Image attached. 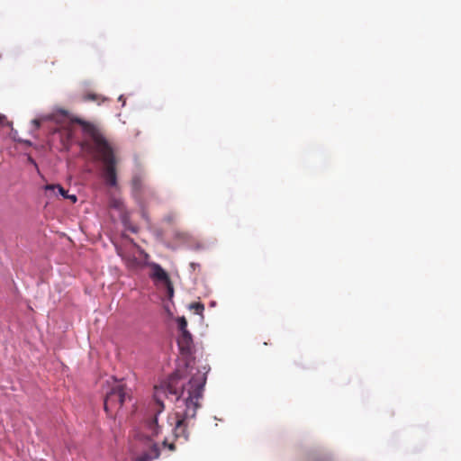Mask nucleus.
<instances>
[{
    "label": "nucleus",
    "mask_w": 461,
    "mask_h": 461,
    "mask_svg": "<svg viewBox=\"0 0 461 461\" xmlns=\"http://www.w3.org/2000/svg\"><path fill=\"white\" fill-rule=\"evenodd\" d=\"M206 383L205 372L197 370L185 380L179 371L172 374L167 380L154 388V403L150 413L144 419L134 434L135 440L142 448L135 461H152L159 456L160 448L152 439L158 435L161 427L158 415L164 411L163 397L175 402V421L173 434L176 439L188 440V428L194 424L196 411L201 407L203 387Z\"/></svg>",
    "instance_id": "f257e3e1"
},
{
    "label": "nucleus",
    "mask_w": 461,
    "mask_h": 461,
    "mask_svg": "<svg viewBox=\"0 0 461 461\" xmlns=\"http://www.w3.org/2000/svg\"><path fill=\"white\" fill-rule=\"evenodd\" d=\"M76 122L82 125L85 140L82 148L96 161L102 163L101 176L109 186L117 185L115 166L117 159L110 143L102 132L93 124L81 119Z\"/></svg>",
    "instance_id": "f03ea898"
},
{
    "label": "nucleus",
    "mask_w": 461,
    "mask_h": 461,
    "mask_svg": "<svg viewBox=\"0 0 461 461\" xmlns=\"http://www.w3.org/2000/svg\"><path fill=\"white\" fill-rule=\"evenodd\" d=\"M127 397H129V394L122 382H116L111 390L106 393L104 403L105 411L109 412L110 409L115 407L121 408Z\"/></svg>",
    "instance_id": "7ed1b4c3"
},
{
    "label": "nucleus",
    "mask_w": 461,
    "mask_h": 461,
    "mask_svg": "<svg viewBox=\"0 0 461 461\" xmlns=\"http://www.w3.org/2000/svg\"><path fill=\"white\" fill-rule=\"evenodd\" d=\"M151 268V273L149 275L150 278L154 281H158L164 283L167 285L168 293L170 295L173 294V287L170 285L169 277L167 273L161 267V266L158 263L151 262L148 264Z\"/></svg>",
    "instance_id": "20e7f679"
},
{
    "label": "nucleus",
    "mask_w": 461,
    "mask_h": 461,
    "mask_svg": "<svg viewBox=\"0 0 461 461\" xmlns=\"http://www.w3.org/2000/svg\"><path fill=\"white\" fill-rule=\"evenodd\" d=\"M177 344L182 351L189 352L193 346V338L188 330L181 332L177 339Z\"/></svg>",
    "instance_id": "39448f33"
},
{
    "label": "nucleus",
    "mask_w": 461,
    "mask_h": 461,
    "mask_svg": "<svg viewBox=\"0 0 461 461\" xmlns=\"http://www.w3.org/2000/svg\"><path fill=\"white\" fill-rule=\"evenodd\" d=\"M44 190L47 192H51L54 195L58 194L66 198L68 194V191H66L60 185H46Z\"/></svg>",
    "instance_id": "423d86ee"
},
{
    "label": "nucleus",
    "mask_w": 461,
    "mask_h": 461,
    "mask_svg": "<svg viewBox=\"0 0 461 461\" xmlns=\"http://www.w3.org/2000/svg\"><path fill=\"white\" fill-rule=\"evenodd\" d=\"M190 309L194 310L198 315H203L204 305L200 303H194L190 305Z\"/></svg>",
    "instance_id": "0eeeda50"
},
{
    "label": "nucleus",
    "mask_w": 461,
    "mask_h": 461,
    "mask_svg": "<svg viewBox=\"0 0 461 461\" xmlns=\"http://www.w3.org/2000/svg\"><path fill=\"white\" fill-rule=\"evenodd\" d=\"M176 322L180 332L187 330V321L185 317H179Z\"/></svg>",
    "instance_id": "6e6552de"
},
{
    "label": "nucleus",
    "mask_w": 461,
    "mask_h": 461,
    "mask_svg": "<svg viewBox=\"0 0 461 461\" xmlns=\"http://www.w3.org/2000/svg\"><path fill=\"white\" fill-rule=\"evenodd\" d=\"M140 180L139 177L135 176L132 180V186L135 190H138L140 188Z\"/></svg>",
    "instance_id": "1a4fd4ad"
},
{
    "label": "nucleus",
    "mask_w": 461,
    "mask_h": 461,
    "mask_svg": "<svg viewBox=\"0 0 461 461\" xmlns=\"http://www.w3.org/2000/svg\"><path fill=\"white\" fill-rule=\"evenodd\" d=\"M66 199L71 200L73 203H76L77 198L75 194H67Z\"/></svg>",
    "instance_id": "9d476101"
},
{
    "label": "nucleus",
    "mask_w": 461,
    "mask_h": 461,
    "mask_svg": "<svg viewBox=\"0 0 461 461\" xmlns=\"http://www.w3.org/2000/svg\"><path fill=\"white\" fill-rule=\"evenodd\" d=\"M167 446L168 447V448L170 450H174L175 449V445L173 443L167 445V441L164 440L163 441V447H166Z\"/></svg>",
    "instance_id": "9b49d317"
},
{
    "label": "nucleus",
    "mask_w": 461,
    "mask_h": 461,
    "mask_svg": "<svg viewBox=\"0 0 461 461\" xmlns=\"http://www.w3.org/2000/svg\"><path fill=\"white\" fill-rule=\"evenodd\" d=\"M32 123L34 125L35 129H38L40 127V125H41V122H40V121L38 119H33L32 121Z\"/></svg>",
    "instance_id": "f8f14e48"
},
{
    "label": "nucleus",
    "mask_w": 461,
    "mask_h": 461,
    "mask_svg": "<svg viewBox=\"0 0 461 461\" xmlns=\"http://www.w3.org/2000/svg\"><path fill=\"white\" fill-rule=\"evenodd\" d=\"M5 120H6L5 116L3 114H0V124H4Z\"/></svg>",
    "instance_id": "ddd939ff"
},
{
    "label": "nucleus",
    "mask_w": 461,
    "mask_h": 461,
    "mask_svg": "<svg viewBox=\"0 0 461 461\" xmlns=\"http://www.w3.org/2000/svg\"><path fill=\"white\" fill-rule=\"evenodd\" d=\"M118 100L122 102V105H124V104H125V100L123 99V95H121L119 96Z\"/></svg>",
    "instance_id": "4468645a"
},
{
    "label": "nucleus",
    "mask_w": 461,
    "mask_h": 461,
    "mask_svg": "<svg viewBox=\"0 0 461 461\" xmlns=\"http://www.w3.org/2000/svg\"><path fill=\"white\" fill-rule=\"evenodd\" d=\"M29 159L35 166V167L38 169V166H37L36 162L32 158H31Z\"/></svg>",
    "instance_id": "2eb2a0df"
},
{
    "label": "nucleus",
    "mask_w": 461,
    "mask_h": 461,
    "mask_svg": "<svg viewBox=\"0 0 461 461\" xmlns=\"http://www.w3.org/2000/svg\"><path fill=\"white\" fill-rule=\"evenodd\" d=\"M190 266L191 267L194 268L197 265L195 263H191Z\"/></svg>",
    "instance_id": "dca6fc26"
},
{
    "label": "nucleus",
    "mask_w": 461,
    "mask_h": 461,
    "mask_svg": "<svg viewBox=\"0 0 461 461\" xmlns=\"http://www.w3.org/2000/svg\"><path fill=\"white\" fill-rule=\"evenodd\" d=\"M88 98L94 100L95 99V95H89Z\"/></svg>",
    "instance_id": "f3484780"
}]
</instances>
